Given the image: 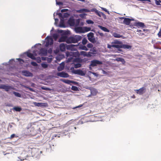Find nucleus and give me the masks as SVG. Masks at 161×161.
<instances>
[{
	"label": "nucleus",
	"instance_id": "1",
	"mask_svg": "<svg viewBox=\"0 0 161 161\" xmlns=\"http://www.w3.org/2000/svg\"><path fill=\"white\" fill-rule=\"evenodd\" d=\"M82 38V37L79 35H75L74 36L69 37L67 40V43L77 42L80 41Z\"/></svg>",
	"mask_w": 161,
	"mask_h": 161
},
{
	"label": "nucleus",
	"instance_id": "2",
	"mask_svg": "<svg viewBox=\"0 0 161 161\" xmlns=\"http://www.w3.org/2000/svg\"><path fill=\"white\" fill-rule=\"evenodd\" d=\"M82 38V37L79 35H75L74 36L69 37L67 40V43L77 42L80 41Z\"/></svg>",
	"mask_w": 161,
	"mask_h": 161
},
{
	"label": "nucleus",
	"instance_id": "3",
	"mask_svg": "<svg viewBox=\"0 0 161 161\" xmlns=\"http://www.w3.org/2000/svg\"><path fill=\"white\" fill-rule=\"evenodd\" d=\"M59 17L60 18V27H64V23L63 19L64 18H67L69 16V14L67 13H65L63 15L61 13H59L58 14Z\"/></svg>",
	"mask_w": 161,
	"mask_h": 161
},
{
	"label": "nucleus",
	"instance_id": "4",
	"mask_svg": "<svg viewBox=\"0 0 161 161\" xmlns=\"http://www.w3.org/2000/svg\"><path fill=\"white\" fill-rule=\"evenodd\" d=\"M120 44V42L119 41H117L114 42H112L111 45L109 44H108L107 47L109 49H111L112 47H114L116 48H120V45L117 44Z\"/></svg>",
	"mask_w": 161,
	"mask_h": 161
},
{
	"label": "nucleus",
	"instance_id": "5",
	"mask_svg": "<svg viewBox=\"0 0 161 161\" xmlns=\"http://www.w3.org/2000/svg\"><path fill=\"white\" fill-rule=\"evenodd\" d=\"M94 33L91 32L89 33L87 35L88 40L93 43H94L96 42L95 38H94Z\"/></svg>",
	"mask_w": 161,
	"mask_h": 161
},
{
	"label": "nucleus",
	"instance_id": "6",
	"mask_svg": "<svg viewBox=\"0 0 161 161\" xmlns=\"http://www.w3.org/2000/svg\"><path fill=\"white\" fill-rule=\"evenodd\" d=\"M103 63L102 61H99L97 60H93L91 62V64L90 65V66H92L94 67L97 66V65H101Z\"/></svg>",
	"mask_w": 161,
	"mask_h": 161
},
{
	"label": "nucleus",
	"instance_id": "7",
	"mask_svg": "<svg viewBox=\"0 0 161 161\" xmlns=\"http://www.w3.org/2000/svg\"><path fill=\"white\" fill-rule=\"evenodd\" d=\"M46 42L45 46L47 47H48L49 45H51L53 43V38L49 36H47L46 38Z\"/></svg>",
	"mask_w": 161,
	"mask_h": 161
},
{
	"label": "nucleus",
	"instance_id": "8",
	"mask_svg": "<svg viewBox=\"0 0 161 161\" xmlns=\"http://www.w3.org/2000/svg\"><path fill=\"white\" fill-rule=\"evenodd\" d=\"M0 89H4L6 92H8L10 90L14 89V87L11 86L5 85H0Z\"/></svg>",
	"mask_w": 161,
	"mask_h": 161
},
{
	"label": "nucleus",
	"instance_id": "9",
	"mask_svg": "<svg viewBox=\"0 0 161 161\" xmlns=\"http://www.w3.org/2000/svg\"><path fill=\"white\" fill-rule=\"evenodd\" d=\"M40 153H42V151L39 152L38 149L36 148L32 149L31 151V154L33 156L36 158L39 157Z\"/></svg>",
	"mask_w": 161,
	"mask_h": 161
},
{
	"label": "nucleus",
	"instance_id": "10",
	"mask_svg": "<svg viewBox=\"0 0 161 161\" xmlns=\"http://www.w3.org/2000/svg\"><path fill=\"white\" fill-rule=\"evenodd\" d=\"M73 73L81 76H84L85 75V73L80 69L75 70H73Z\"/></svg>",
	"mask_w": 161,
	"mask_h": 161
},
{
	"label": "nucleus",
	"instance_id": "11",
	"mask_svg": "<svg viewBox=\"0 0 161 161\" xmlns=\"http://www.w3.org/2000/svg\"><path fill=\"white\" fill-rule=\"evenodd\" d=\"M57 75L58 76L63 78H67L69 77L68 74L64 72H58L57 73Z\"/></svg>",
	"mask_w": 161,
	"mask_h": 161
},
{
	"label": "nucleus",
	"instance_id": "12",
	"mask_svg": "<svg viewBox=\"0 0 161 161\" xmlns=\"http://www.w3.org/2000/svg\"><path fill=\"white\" fill-rule=\"evenodd\" d=\"M145 88L143 87L139 89L135 90V91L138 94L142 95L145 92Z\"/></svg>",
	"mask_w": 161,
	"mask_h": 161
},
{
	"label": "nucleus",
	"instance_id": "13",
	"mask_svg": "<svg viewBox=\"0 0 161 161\" xmlns=\"http://www.w3.org/2000/svg\"><path fill=\"white\" fill-rule=\"evenodd\" d=\"M22 74L26 77H32L33 76L32 74L27 70H23L22 71Z\"/></svg>",
	"mask_w": 161,
	"mask_h": 161
},
{
	"label": "nucleus",
	"instance_id": "14",
	"mask_svg": "<svg viewBox=\"0 0 161 161\" xmlns=\"http://www.w3.org/2000/svg\"><path fill=\"white\" fill-rule=\"evenodd\" d=\"M68 37L66 36H62L59 39L58 41L59 42H66L67 43V40L68 39Z\"/></svg>",
	"mask_w": 161,
	"mask_h": 161
},
{
	"label": "nucleus",
	"instance_id": "15",
	"mask_svg": "<svg viewBox=\"0 0 161 161\" xmlns=\"http://www.w3.org/2000/svg\"><path fill=\"white\" fill-rule=\"evenodd\" d=\"M66 44L63 43L60 44L59 45V48L60 51L64 52L65 51L66 48Z\"/></svg>",
	"mask_w": 161,
	"mask_h": 161
},
{
	"label": "nucleus",
	"instance_id": "16",
	"mask_svg": "<svg viewBox=\"0 0 161 161\" xmlns=\"http://www.w3.org/2000/svg\"><path fill=\"white\" fill-rule=\"evenodd\" d=\"M91 94L92 96H95L97 95V91L96 89L94 88H91L90 89Z\"/></svg>",
	"mask_w": 161,
	"mask_h": 161
},
{
	"label": "nucleus",
	"instance_id": "17",
	"mask_svg": "<svg viewBox=\"0 0 161 161\" xmlns=\"http://www.w3.org/2000/svg\"><path fill=\"white\" fill-rule=\"evenodd\" d=\"M77 46V45H75L74 44H71L67 46L66 47V48L68 50H69L71 51H74L75 50V47Z\"/></svg>",
	"mask_w": 161,
	"mask_h": 161
},
{
	"label": "nucleus",
	"instance_id": "18",
	"mask_svg": "<svg viewBox=\"0 0 161 161\" xmlns=\"http://www.w3.org/2000/svg\"><path fill=\"white\" fill-rule=\"evenodd\" d=\"M78 13L90 12V10L86 8H81L76 11Z\"/></svg>",
	"mask_w": 161,
	"mask_h": 161
},
{
	"label": "nucleus",
	"instance_id": "19",
	"mask_svg": "<svg viewBox=\"0 0 161 161\" xmlns=\"http://www.w3.org/2000/svg\"><path fill=\"white\" fill-rule=\"evenodd\" d=\"M75 31L76 32L78 33H84L83 28L81 27H77L75 28Z\"/></svg>",
	"mask_w": 161,
	"mask_h": 161
},
{
	"label": "nucleus",
	"instance_id": "20",
	"mask_svg": "<svg viewBox=\"0 0 161 161\" xmlns=\"http://www.w3.org/2000/svg\"><path fill=\"white\" fill-rule=\"evenodd\" d=\"M131 19L127 18H125L123 21V23L126 25H129L130 23Z\"/></svg>",
	"mask_w": 161,
	"mask_h": 161
},
{
	"label": "nucleus",
	"instance_id": "21",
	"mask_svg": "<svg viewBox=\"0 0 161 161\" xmlns=\"http://www.w3.org/2000/svg\"><path fill=\"white\" fill-rule=\"evenodd\" d=\"M135 25L138 27L144 28L145 26L144 24L143 23L141 22H138L135 23Z\"/></svg>",
	"mask_w": 161,
	"mask_h": 161
},
{
	"label": "nucleus",
	"instance_id": "22",
	"mask_svg": "<svg viewBox=\"0 0 161 161\" xmlns=\"http://www.w3.org/2000/svg\"><path fill=\"white\" fill-rule=\"evenodd\" d=\"M64 63L62 62L61 63L59 66H58L57 68L58 71H61L64 68Z\"/></svg>",
	"mask_w": 161,
	"mask_h": 161
},
{
	"label": "nucleus",
	"instance_id": "23",
	"mask_svg": "<svg viewBox=\"0 0 161 161\" xmlns=\"http://www.w3.org/2000/svg\"><path fill=\"white\" fill-rule=\"evenodd\" d=\"M131 46L130 45L127 44H122L120 45V48H123L124 49H130L131 48Z\"/></svg>",
	"mask_w": 161,
	"mask_h": 161
},
{
	"label": "nucleus",
	"instance_id": "24",
	"mask_svg": "<svg viewBox=\"0 0 161 161\" xmlns=\"http://www.w3.org/2000/svg\"><path fill=\"white\" fill-rule=\"evenodd\" d=\"M68 23L71 26H74L75 25L74 19H70L68 21Z\"/></svg>",
	"mask_w": 161,
	"mask_h": 161
},
{
	"label": "nucleus",
	"instance_id": "25",
	"mask_svg": "<svg viewBox=\"0 0 161 161\" xmlns=\"http://www.w3.org/2000/svg\"><path fill=\"white\" fill-rule=\"evenodd\" d=\"M40 54L44 55H46L47 54V50L44 48H41L40 50Z\"/></svg>",
	"mask_w": 161,
	"mask_h": 161
},
{
	"label": "nucleus",
	"instance_id": "26",
	"mask_svg": "<svg viewBox=\"0 0 161 161\" xmlns=\"http://www.w3.org/2000/svg\"><path fill=\"white\" fill-rule=\"evenodd\" d=\"M27 55L28 57L32 59H36L35 57L34 56L33 54L31 53L27 52Z\"/></svg>",
	"mask_w": 161,
	"mask_h": 161
},
{
	"label": "nucleus",
	"instance_id": "27",
	"mask_svg": "<svg viewBox=\"0 0 161 161\" xmlns=\"http://www.w3.org/2000/svg\"><path fill=\"white\" fill-rule=\"evenodd\" d=\"M116 60L118 62L120 61L123 64H124L125 63V59L121 58H116Z\"/></svg>",
	"mask_w": 161,
	"mask_h": 161
},
{
	"label": "nucleus",
	"instance_id": "28",
	"mask_svg": "<svg viewBox=\"0 0 161 161\" xmlns=\"http://www.w3.org/2000/svg\"><path fill=\"white\" fill-rule=\"evenodd\" d=\"M61 80L63 82L68 84H70L71 83L73 82V81L69 80L62 79Z\"/></svg>",
	"mask_w": 161,
	"mask_h": 161
},
{
	"label": "nucleus",
	"instance_id": "29",
	"mask_svg": "<svg viewBox=\"0 0 161 161\" xmlns=\"http://www.w3.org/2000/svg\"><path fill=\"white\" fill-rule=\"evenodd\" d=\"M98 27L100 28L101 30L105 32H109V30L106 28L103 27L102 26L99 25Z\"/></svg>",
	"mask_w": 161,
	"mask_h": 161
},
{
	"label": "nucleus",
	"instance_id": "30",
	"mask_svg": "<svg viewBox=\"0 0 161 161\" xmlns=\"http://www.w3.org/2000/svg\"><path fill=\"white\" fill-rule=\"evenodd\" d=\"M96 14L100 17H101L102 16L105 15L104 14L103 12L100 11H99L98 10L96 12Z\"/></svg>",
	"mask_w": 161,
	"mask_h": 161
},
{
	"label": "nucleus",
	"instance_id": "31",
	"mask_svg": "<svg viewBox=\"0 0 161 161\" xmlns=\"http://www.w3.org/2000/svg\"><path fill=\"white\" fill-rule=\"evenodd\" d=\"M79 48L85 51H87L88 50V48L86 47V46L82 45H80L79 46Z\"/></svg>",
	"mask_w": 161,
	"mask_h": 161
},
{
	"label": "nucleus",
	"instance_id": "32",
	"mask_svg": "<svg viewBox=\"0 0 161 161\" xmlns=\"http://www.w3.org/2000/svg\"><path fill=\"white\" fill-rule=\"evenodd\" d=\"M13 109L17 112H20L22 109L20 107H15L13 108Z\"/></svg>",
	"mask_w": 161,
	"mask_h": 161
},
{
	"label": "nucleus",
	"instance_id": "33",
	"mask_svg": "<svg viewBox=\"0 0 161 161\" xmlns=\"http://www.w3.org/2000/svg\"><path fill=\"white\" fill-rule=\"evenodd\" d=\"M83 29L85 32H88L91 31V28L90 27H83Z\"/></svg>",
	"mask_w": 161,
	"mask_h": 161
},
{
	"label": "nucleus",
	"instance_id": "34",
	"mask_svg": "<svg viewBox=\"0 0 161 161\" xmlns=\"http://www.w3.org/2000/svg\"><path fill=\"white\" fill-rule=\"evenodd\" d=\"M113 36L115 37L116 38H120L122 36L116 33H114L113 34Z\"/></svg>",
	"mask_w": 161,
	"mask_h": 161
},
{
	"label": "nucleus",
	"instance_id": "35",
	"mask_svg": "<svg viewBox=\"0 0 161 161\" xmlns=\"http://www.w3.org/2000/svg\"><path fill=\"white\" fill-rule=\"evenodd\" d=\"M13 93L16 97H21V95L19 92H13Z\"/></svg>",
	"mask_w": 161,
	"mask_h": 161
},
{
	"label": "nucleus",
	"instance_id": "36",
	"mask_svg": "<svg viewBox=\"0 0 161 161\" xmlns=\"http://www.w3.org/2000/svg\"><path fill=\"white\" fill-rule=\"evenodd\" d=\"M87 40L85 38H84L82 40V43L83 45H85L87 42Z\"/></svg>",
	"mask_w": 161,
	"mask_h": 161
},
{
	"label": "nucleus",
	"instance_id": "37",
	"mask_svg": "<svg viewBox=\"0 0 161 161\" xmlns=\"http://www.w3.org/2000/svg\"><path fill=\"white\" fill-rule=\"evenodd\" d=\"M81 64L80 63H77L74 64V67L75 68H80L81 66Z\"/></svg>",
	"mask_w": 161,
	"mask_h": 161
},
{
	"label": "nucleus",
	"instance_id": "38",
	"mask_svg": "<svg viewBox=\"0 0 161 161\" xmlns=\"http://www.w3.org/2000/svg\"><path fill=\"white\" fill-rule=\"evenodd\" d=\"M34 104L35 106H42V103H37L36 102L34 103Z\"/></svg>",
	"mask_w": 161,
	"mask_h": 161
},
{
	"label": "nucleus",
	"instance_id": "39",
	"mask_svg": "<svg viewBox=\"0 0 161 161\" xmlns=\"http://www.w3.org/2000/svg\"><path fill=\"white\" fill-rule=\"evenodd\" d=\"M155 3L157 5H161V1L159 0H156Z\"/></svg>",
	"mask_w": 161,
	"mask_h": 161
},
{
	"label": "nucleus",
	"instance_id": "40",
	"mask_svg": "<svg viewBox=\"0 0 161 161\" xmlns=\"http://www.w3.org/2000/svg\"><path fill=\"white\" fill-rule=\"evenodd\" d=\"M42 67L44 68H46L47 67L48 65L47 64L45 63H42Z\"/></svg>",
	"mask_w": 161,
	"mask_h": 161
},
{
	"label": "nucleus",
	"instance_id": "41",
	"mask_svg": "<svg viewBox=\"0 0 161 161\" xmlns=\"http://www.w3.org/2000/svg\"><path fill=\"white\" fill-rule=\"evenodd\" d=\"M86 14H80L79 16L81 18H84L86 16Z\"/></svg>",
	"mask_w": 161,
	"mask_h": 161
},
{
	"label": "nucleus",
	"instance_id": "42",
	"mask_svg": "<svg viewBox=\"0 0 161 161\" xmlns=\"http://www.w3.org/2000/svg\"><path fill=\"white\" fill-rule=\"evenodd\" d=\"M92 53L91 52H89L88 53H86V56L88 57H90L92 56Z\"/></svg>",
	"mask_w": 161,
	"mask_h": 161
},
{
	"label": "nucleus",
	"instance_id": "43",
	"mask_svg": "<svg viewBox=\"0 0 161 161\" xmlns=\"http://www.w3.org/2000/svg\"><path fill=\"white\" fill-rule=\"evenodd\" d=\"M86 52L85 51H81L80 52V54L84 56H86Z\"/></svg>",
	"mask_w": 161,
	"mask_h": 161
},
{
	"label": "nucleus",
	"instance_id": "44",
	"mask_svg": "<svg viewBox=\"0 0 161 161\" xmlns=\"http://www.w3.org/2000/svg\"><path fill=\"white\" fill-rule=\"evenodd\" d=\"M93 45L91 43H89L87 45V47L88 48H92L93 47Z\"/></svg>",
	"mask_w": 161,
	"mask_h": 161
},
{
	"label": "nucleus",
	"instance_id": "45",
	"mask_svg": "<svg viewBox=\"0 0 161 161\" xmlns=\"http://www.w3.org/2000/svg\"><path fill=\"white\" fill-rule=\"evenodd\" d=\"M56 4L58 5H63V3L61 2H58L57 0H56Z\"/></svg>",
	"mask_w": 161,
	"mask_h": 161
},
{
	"label": "nucleus",
	"instance_id": "46",
	"mask_svg": "<svg viewBox=\"0 0 161 161\" xmlns=\"http://www.w3.org/2000/svg\"><path fill=\"white\" fill-rule=\"evenodd\" d=\"M31 64L34 66H37V64L35 62H32L31 63Z\"/></svg>",
	"mask_w": 161,
	"mask_h": 161
},
{
	"label": "nucleus",
	"instance_id": "47",
	"mask_svg": "<svg viewBox=\"0 0 161 161\" xmlns=\"http://www.w3.org/2000/svg\"><path fill=\"white\" fill-rule=\"evenodd\" d=\"M71 88L74 91H77L78 90L77 87L75 86H72Z\"/></svg>",
	"mask_w": 161,
	"mask_h": 161
},
{
	"label": "nucleus",
	"instance_id": "48",
	"mask_svg": "<svg viewBox=\"0 0 161 161\" xmlns=\"http://www.w3.org/2000/svg\"><path fill=\"white\" fill-rule=\"evenodd\" d=\"M90 12H95V13L96 14V12H97V9L96 8H93L91 10H90Z\"/></svg>",
	"mask_w": 161,
	"mask_h": 161
},
{
	"label": "nucleus",
	"instance_id": "49",
	"mask_svg": "<svg viewBox=\"0 0 161 161\" xmlns=\"http://www.w3.org/2000/svg\"><path fill=\"white\" fill-rule=\"evenodd\" d=\"M86 22L88 24H93L94 23L92 21L90 20H87L86 21Z\"/></svg>",
	"mask_w": 161,
	"mask_h": 161
},
{
	"label": "nucleus",
	"instance_id": "50",
	"mask_svg": "<svg viewBox=\"0 0 161 161\" xmlns=\"http://www.w3.org/2000/svg\"><path fill=\"white\" fill-rule=\"evenodd\" d=\"M158 37L161 38V28L160 29L159 31L158 34Z\"/></svg>",
	"mask_w": 161,
	"mask_h": 161
},
{
	"label": "nucleus",
	"instance_id": "51",
	"mask_svg": "<svg viewBox=\"0 0 161 161\" xmlns=\"http://www.w3.org/2000/svg\"><path fill=\"white\" fill-rule=\"evenodd\" d=\"M42 89L46 90H50V89L49 88H47V87H42Z\"/></svg>",
	"mask_w": 161,
	"mask_h": 161
},
{
	"label": "nucleus",
	"instance_id": "52",
	"mask_svg": "<svg viewBox=\"0 0 161 161\" xmlns=\"http://www.w3.org/2000/svg\"><path fill=\"white\" fill-rule=\"evenodd\" d=\"M102 9L103 10L107 12H108V14L109 13V12L107 10L106 8H102Z\"/></svg>",
	"mask_w": 161,
	"mask_h": 161
},
{
	"label": "nucleus",
	"instance_id": "53",
	"mask_svg": "<svg viewBox=\"0 0 161 161\" xmlns=\"http://www.w3.org/2000/svg\"><path fill=\"white\" fill-rule=\"evenodd\" d=\"M68 11V9H62V10H61V12H66Z\"/></svg>",
	"mask_w": 161,
	"mask_h": 161
},
{
	"label": "nucleus",
	"instance_id": "54",
	"mask_svg": "<svg viewBox=\"0 0 161 161\" xmlns=\"http://www.w3.org/2000/svg\"><path fill=\"white\" fill-rule=\"evenodd\" d=\"M15 135L14 134H12V135H11L10 138L12 139L14 137H15Z\"/></svg>",
	"mask_w": 161,
	"mask_h": 161
},
{
	"label": "nucleus",
	"instance_id": "55",
	"mask_svg": "<svg viewBox=\"0 0 161 161\" xmlns=\"http://www.w3.org/2000/svg\"><path fill=\"white\" fill-rule=\"evenodd\" d=\"M98 33L101 36H104V34L102 32H98Z\"/></svg>",
	"mask_w": 161,
	"mask_h": 161
},
{
	"label": "nucleus",
	"instance_id": "56",
	"mask_svg": "<svg viewBox=\"0 0 161 161\" xmlns=\"http://www.w3.org/2000/svg\"><path fill=\"white\" fill-rule=\"evenodd\" d=\"M26 88L29 89L30 91H32V92H33L34 91V90L31 88H30L29 87H26Z\"/></svg>",
	"mask_w": 161,
	"mask_h": 161
},
{
	"label": "nucleus",
	"instance_id": "57",
	"mask_svg": "<svg viewBox=\"0 0 161 161\" xmlns=\"http://www.w3.org/2000/svg\"><path fill=\"white\" fill-rule=\"evenodd\" d=\"M102 73L103 74H108L107 72H106V71H105V70H102Z\"/></svg>",
	"mask_w": 161,
	"mask_h": 161
},
{
	"label": "nucleus",
	"instance_id": "58",
	"mask_svg": "<svg viewBox=\"0 0 161 161\" xmlns=\"http://www.w3.org/2000/svg\"><path fill=\"white\" fill-rule=\"evenodd\" d=\"M82 106H83V104H80V105H79L76 107L74 108V109H75V108H79V107H82Z\"/></svg>",
	"mask_w": 161,
	"mask_h": 161
},
{
	"label": "nucleus",
	"instance_id": "59",
	"mask_svg": "<svg viewBox=\"0 0 161 161\" xmlns=\"http://www.w3.org/2000/svg\"><path fill=\"white\" fill-rule=\"evenodd\" d=\"M53 37L54 38L56 39L58 37V36L57 34H54L53 36Z\"/></svg>",
	"mask_w": 161,
	"mask_h": 161
},
{
	"label": "nucleus",
	"instance_id": "60",
	"mask_svg": "<svg viewBox=\"0 0 161 161\" xmlns=\"http://www.w3.org/2000/svg\"><path fill=\"white\" fill-rule=\"evenodd\" d=\"M18 60L19 62H21V61H22L23 62H24V60L22 59H21V58H19L18 59Z\"/></svg>",
	"mask_w": 161,
	"mask_h": 161
},
{
	"label": "nucleus",
	"instance_id": "61",
	"mask_svg": "<svg viewBox=\"0 0 161 161\" xmlns=\"http://www.w3.org/2000/svg\"><path fill=\"white\" fill-rule=\"evenodd\" d=\"M76 21L77 23V24L79 25V22H80L79 19H78L76 20Z\"/></svg>",
	"mask_w": 161,
	"mask_h": 161
},
{
	"label": "nucleus",
	"instance_id": "62",
	"mask_svg": "<svg viewBox=\"0 0 161 161\" xmlns=\"http://www.w3.org/2000/svg\"><path fill=\"white\" fill-rule=\"evenodd\" d=\"M118 49V50L120 52H122V49H120V48H117Z\"/></svg>",
	"mask_w": 161,
	"mask_h": 161
},
{
	"label": "nucleus",
	"instance_id": "63",
	"mask_svg": "<svg viewBox=\"0 0 161 161\" xmlns=\"http://www.w3.org/2000/svg\"><path fill=\"white\" fill-rule=\"evenodd\" d=\"M124 18V17H120V19H124V18Z\"/></svg>",
	"mask_w": 161,
	"mask_h": 161
},
{
	"label": "nucleus",
	"instance_id": "64",
	"mask_svg": "<svg viewBox=\"0 0 161 161\" xmlns=\"http://www.w3.org/2000/svg\"><path fill=\"white\" fill-rule=\"evenodd\" d=\"M55 21L58 20V19H55Z\"/></svg>",
	"mask_w": 161,
	"mask_h": 161
}]
</instances>
